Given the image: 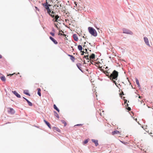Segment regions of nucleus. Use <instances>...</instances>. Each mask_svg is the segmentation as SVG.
<instances>
[{
  "label": "nucleus",
  "mask_w": 153,
  "mask_h": 153,
  "mask_svg": "<svg viewBox=\"0 0 153 153\" xmlns=\"http://www.w3.org/2000/svg\"><path fill=\"white\" fill-rule=\"evenodd\" d=\"M120 94L123 95H124L123 92V91H122V92L120 93Z\"/></svg>",
  "instance_id": "obj_37"
},
{
  "label": "nucleus",
  "mask_w": 153,
  "mask_h": 153,
  "mask_svg": "<svg viewBox=\"0 0 153 153\" xmlns=\"http://www.w3.org/2000/svg\"><path fill=\"white\" fill-rule=\"evenodd\" d=\"M127 106H128V103H127Z\"/></svg>",
  "instance_id": "obj_52"
},
{
  "label": "nucleus",
  "mask_w": 153,
  "mask_h": 153,
  "mask_svg": "<svg viewBox=\"0 0 153 153\" xmlns=\"http://www.w3.org/2000/svg\"><path fill=\"white\" fill-rule=\"evenodd\" d=\"M12 92L18 98H20L21 96L20 94H18L16 91H12Z\"/></svg>",
  "instance_id": "obj_6"
},
{
  "label": "nucleus",
  "mask_w": 153,
  "mask_h": 153,
  "mask_svg": "<svg viewBox=\"0 0 153 153\" xmlns=\"http://www.w3.org/2000/svg\"><path fill=\"white\" fill-rule=\"evenodd\" d=\"M73 37L74 39V40L76 41H78V38L77 36V35L74 34L73 35Z\"/></svg>",
  "instance_id": "obj_9"
},
{
  "label": "nucleus",
  "mask_w": 153,
  "mask_h": 153,
  "mask_svg": "<svg viewBox=\"0 0 153 153\" xmlns=\"http://www.w3.org/2000/svg\"><path fill=\"white\" fill-rule=\"evenodd\" d=\"M85 46V45H84V46H83V47H84Z\"/></svg>",
  "instance_id": "obj_56"
},
{
  "label": "nucleus",
  "mask_w": 153,
  "mask_h": 153,
  "mask_svg": "<svg viewBox=\"0 0 153 153\" xmlns=\"http://www.w3.org/2000/svg\"><path fill=\"white\" fill-rule=\"evenodd\" d=\"M49 38L54 43V44H57L58 42L53 38L50 36Z\"/></svg>",
  "instance_id": "obj_7"
},
{
  "label": "nucleus",
  "mask_w": 153,
  "mask_h": 153,
  "mask_svg": "<svg viewBox=\"0 0 153 153\" xmlns=\"http://www.w3.org/2000/svg\"><path fill=\"white\" fill-rule=\"evenodd\" d=\"M144 41L146 45L149 46H150V44L149 43V41L148 38L147 37H144Z\"/></svg>",
  "instance_id": "obj_5"
},
{
  "label": "nucleus",
  "mask_w": 153,
  "mask_h": 153,
  "mask_svg": "<svg viewBox=\"0 0 153 153\" xmlns=\"http://www.w3.org/2000/svg\"><path fill=\"white\" fill-rule=\"evenodd\" d=\"M50 34L53 36H54L55 34L54 33L51 32L50 33Z\"/></svg>",
  "instance_id": "obj_30"
},
{
  "label": "nucleus",
  "mask_w": 153,
  "mask_h": 153,
  "mask_svg": "<svg viewBox=\"0 0 153 153\" xmlns=\"http://www.w3.org/2000/svg\"><path fill=\"white\" fill-rule=\"evenodd\" d=\"M106 68H108V67H106Z\"/></svg>",
  "instance_id": "obj_54"
},
{
  "label": "nucleus",
  "mask_w": 153,
  "mask_h": 153,
  "mask_svg": "<svg viewBox=\"0 0 153 153\" xmlns=\"http://www.w3.org/2000/svg\"><path fill=\"white\" fill-rule=\"evenodd\" d=\"M47 13L49 15L51 14V10L49 9V10H47Z\"/></svg>",
  "instance_id": "obj_26"
},
{
  "label": "nucleus",
  "mask_w": 153,
  "mask_h": 153,
  "mask_svg": "<svg viewBox=\"0 0 153 153\" xmlns=\"http://www.w3.org/2000/svg\"><path fill=\"white\" fill-rule=\"evenodd\" d=\"M23 98L25 100V99H26V98H25V97H23Z\"/></svg>",
  "instance_id": "obj_49"
},
{
  "label": "nucleus",
  "mask_w": 153,
  "mask_h": 153,
  "mask_svg": "<svg viewBox=\"0 0 153 153\" xmlns=\"http://www.w3.org/2000/svg\"><path fill=\"white\" fill-rule=\"evenodd\" d=\"M107 76L111 80H112V81L117 86V83L116 82V81L113 80V79H114L116 80L117 79V77L118 76V72L114 70L110 75H108Z\"/></svg>",
  "instance_id": "obj_1"
},
{
  "label": "nucleus",
  "mask_w": 153,
  "mask_h": 153,
  "mask_svg": "<svg viewBox=\"0 0 153 153\" xmlns=\"http://www.w3.org/2000/svg\"><path fill=\"white\" fill-rule=\"evenodd\" d=\"M54 113L55 116H56L57 118H59V115L57 114V113L56 111H54Z\"/></svg>",
  "instance_id": "obj_23"
},
{
  "label": "nucleus",
  "mask_w": 153,
  "mask_h": 153,
  "mask_svg": "<svg viewBox=\"0 0 153 153\" xmlns=\"http://www.w3.org/2000/svg\"><path fill=\"white\" fill-rule=\"evenodd\" d=\"M91 141L92 142L94 143L95 144V145L96 146H97L99 144L98 143V140H97L92 139Z\"/></svg>",
  "instance_id": "obj_8"
},
{
  "label": "nucleus",
  "mask_w": 153,
  "mask_h": 153,
  "mask_svg": "<svg viewBox=\"0 0 153 153\" xmlns=\"http://www.w3.org/2000/svg\"><path fill=\"white\" fill-rule=\"evenodd\" d=\"M117 134H119L120 135L121 134H120V132L119 131H118L117 130L114 131L112 132V134L113 135H114Z\"/></svg>",
  "instance_id": "obj_10"
},
{
  "label": "nucleus",
  "mask_w": 153,
  "mask_h": 153,
  "mask_svg": "<svg viewBox=\"0 0 153 153\" xmlns=\"http://www.w3.org/2000/svg\"><path fill=\"white\" fill-rule=\"evenodd\" d=\"M10 112L12 114H14L15 113V111L12 108H10Z\"/></svg>",
  "instance_id": "obj_20"
},
{
  "label": "nucleus",
  "mask_w": 153,
  "mask_h": 153,
  "mask_svg": "<svg viewBox=\"0 0 153 153\" xmlns=\"http://www.w3.org/2000/svg\"><path fill=\"white\" fill-rule=\"evenodd\" d=\"M127 101V100H126L125 101V102H124L125 104L126 103Z\"/></svg>",
  "instance_id": "obj_46"
},
{
  "label": "nucleus",
  "mask_w": 153,
  "mask_h": 153,
  "mask_svg": "<svg viewBox=\"0 0 153 153\" xmlns=\"http://www.w3.org/2000/svg\"><path fill=\"white\" fill-rule=\"evenodd\" d=\"M85 53H88V51H87V49H85Z\"/></svg>",
  "instance_id": "obj_35"
},
{
  "label": "nucleus",
  "mask_w": 153,
  "mask_h": 153,
  "mask_svg": "<svg viewBox=\"0 0 153 153\" xmlns=\"http://www.w3.org/2000/svg\"><path fill=\"white\" fill-rule=\"evenodd\" d=\"M68 56L70 57V59L73 62H74L75 60L74 57L72 55L70 54H68Z\"/></svg>",
  "instance_id": "obj_13"
},
{
  "label": "nucleus",
  "mask_w": 153,
  "mask_h": 153,
  "mask_svg": "<svg viewBox=\"0 0 153 153\" xmlns=\"http://www.w3.org/2000/svg\"><path fill=\"white\" fill-rule=\"evenodd\" d=\"M123 33L132 35L133 33L130 30L126 28L123 29Z\"/></svg>",
  "instance_id": "obj_4"
},
{
  "label": "nucleus",
  "mask_w": 153,
  "mask_h": 153,
  "mask_svg": "<svg viewBox=\"0 0 153 153\" xmlns=\"http://www.w3.org/2000/svg\"><path fill=\"white\" fill-rule=\"evenodd\" d=\"M84 64H86V63L85 62V61H84Z\"/></svg>",
  "instance_id": "obj_48"
},
{
  "label": "nucleus",
  "mask_w": 153,
  "mask_h": 153,
  "mask_svg": "<svg viewBox=\"0 0 153 153\" xmlns=\"http://www.w3.org/2000/svg\"><path fill=\"white\" fill-rule=\"evenodd\" d=\"M137 119H136L135 120H136V121H137Z\"/></svg>",
  "instance_id": "obj_55"
},
{
  "label": "nucleus",
  "mask_w": 153,
  "mask_h": 153,
  "mask_svg": "<svg viewBox=\"0 0 153 153\" xmlns=\"http://www.w3.org/2000/svg\"><path fill=\"white\" fill-rule=\"evenodd\" d=\"M53 30L54 32H55V30H54L53 28Z\"/></svg>",
  "instance_id": "obj_47"
},
{
  "label": "nucleus",
  "mask_w": 153,
  "mask_h": 153,
  "mask_svg": "<svg viewBox=\"0 0 153 153\" xmlns=\"http://www.w3.org/2000/svg\"><path fill=\"white\" fill-rule=\"evenodd\" d=\"M90 59H94L95 58V55L94 53H92L90 56Z\"/></svg>",
  "instance_id": "obj_16"
},
{
  "label": "nucleus",
  "mask_w": 153,
  "mask_h": 153,
  "mask_svg": "<svg viewBox=\"0 0 153 153\" xmlns=\"http://www.w3.org/2000/svg\"><path fill=\"white\" fill-rule=\"evenodd\" d=\"M44 121L45 123L46 124V125L48 126V127L50 129L51 128V125L50 124V123L48 122L47 121H46L45 120H44Z\"/></svg>",
  "instance_id": "obj_11"
},
{
  "label": "nucleus",
  "mask_w": 153,
  "mask_h": 153,
  "mask_svg": "<svg viewBox=\"0 0 153 153\" xmlns=\"http://www.w3.org/2000/svg\"><path fill=\"white\" fill-rule=\"evenodd\" d=\"M127 109L128 111H130L131 110V108L130 107H128Z\"/></svg>",
  "instance_id": "obj_36"
},
{
  "label": "nucleus",
  "mask_w": 153,
  "mask_h": 153,
  "mask_svg": "<svg viewBox=\"0 0 153 153\" xmlns=\"http://www.w3.org/2000/svg\"><path fill=\"white\" fill-rule=\"evenodd\" d=\"M61 122L63 123L64 124V126H66L67 124L65 120H62Z\"/></svg>",
  "instance_id": "obj_24"
},
{
  "label": "nucleus",
  "mask_w": 153,
  "mask_h": 153,
  "mask_svg": "<svg viewBox=\"0 0 153 153\" xmlns=\"http://www.w3.org/2000/svg\"><path fill=\"white\" fill-rule=\"evenodd\" d=\"M25 100H26V101L27 102H28L29 101L28 100H27V99L26 98V99H25Z\"/></svg>",
  "instance_id": "obj_40"
},
{
  "label": "nucleus",
  "mask_w": 153,
  "mask_h": 153,
  "mask_svg": "<svg viewBox=\"0 0 153 153\" xmlns=\"http://www.w3.org/2000/svg\"><path fill=\"white\" fill-rule=\"evenodd\" d=\"M27 103L30 106H32L33 105L32 103L30 101L28 102Z\"/></svg>",
  "instance_id": "obj_27"
},
{
  "label": "nucleus",
  "mask_w": 153,
  "mask_h": 153,
  "mask_svg": "<svg viewBox=\"0 0 153 153\" xmlns=\"http://www.w3.org/2000/svg\"><path fill=\"white\" fill-rule=\"evenodd\" d=\"M74 4H75V5H76V7H77V4L76 2H74Z\"/></svg>",
  "instance_id": "obj_39"
},
{
  "label": "nucleus",
  "mask_w": 153,
  "mask_h": 153,
  "mask_svg": "<svg viewBox=\"0 0 153 153\" xmlns=\"http://www.w3.org/2000/svg\"><path fill=\"white\" fill-rule=\"evenodd\" d=\"M59 35H63V34L62 33H59Z\"/></svg>",
  "instance_id": "obj_41"
},
{
  "label": "nucleus",
  "mask_w": 153,
  "mask_h": 153,
  "mask_svg": "<svg viewBox=\"0 0 153 153\" xmlns=\"http://www.w3.org/2000/svg\"><path fill=\"white\" fill-rule=\"evenodd\" d=\"M88 142V140L87 139L84 141V143L85 144H86Z\"/></svg>",
  "instance_id": "obj_31"
},
{
  "label": "nucleus",
  "mask_w": 153,
  "mask_h": 153,
  "mask_svg": "<svg viewBox=\"0 0 153 153\" xmlns=\"http://www.w3.org/2000/svg\"><path fill=\"white\" fill-rule=\"evenodd\" d=\"M59 4H56L55 5V7H59Z\"/></svg>",
  "instance_id": "obj_32"
},
{
  "label": "nucleus",
  "mask_w": 153,
  "mask_h": 153,
  "mask_svg": "<svg viewBox=\"0 0 153 153\" xmlns=\"http://www.w3.org/2000/svg\"><path fill=\"white\" fill-rule=\"evenodd\" d=\"M141 97L140 96H139V98H140Z\"/></svg>",
  "instance_id": "obj_50"
},
{
  "label": "nucleus",
  "mask_w": 153,
  "mask_h": 153,
  "mask_svg": "<svg viewBox=\"0 0 153 153\" xmlns=\"http://www.w3.org/2000/svg\"><path fill=\"white\" fill-rule=\"evenodd\" d=\"M78 49L79 51H81V52H82L83 48L81 45H79L78 46Z\"/></svg>",
  "instance_id": "obj_14"
},
{
  "label": "nucleus",
  "mask_w": 153,
  "mask_h": 153,
  "mask_svg": "<svg viewBox=\"0 0 153 153\" xmlns=\"http://www.w3.org/2000/svg\"><path fill=\"white\" fill-rule=\"evenodd\" d=\"M59 18V16L58 15H56L55 18L53 19H55V22H58V20H58V19Z\"/></svg>",
  "instance_id": "obj_15"
},
{
  "label": "nucleus",
  "mask_w": 153,
  "mask_h": 153,
  "mask_svg": "<svg viewBox=\"0 0 153 153\" xmlns=\"http://www.w3.org/2000/svg\"><path fill=\"white\" fill-rule=\"evenodd\" d=\"M88 56H89V55L88 54L87 55L84 56L83 58H86V59H87L89 60V58L88 57Z\"/></svg>",
  "instance_id": "obj_25"
},
{
  "label": "nucleus",
  "mask_w": 153,
  "mask_h": 153,
  "mask_svg": "<svg viewBox=\"0 0 153 153\" xmlns=\"http://www.w3.org/2000/svg\"><path fill=\"white\" fill-rule=\"evenodd\" d=\"M85 43H86V42H84V45L85 44Z\"/></svg>",
  "instance_id": "obj_53"
},
{
  "label": "nucleus",
  "mask_w": 153,
  "mask_h": 153,
  "mask_svg": "<svg viewBox=\"0 0 153 153\" xmlns=\"http://www.w3.org/2000/svg\"><path fill=\"white\" fill-rule=\"evenodd\" d=\"M60 7H62V6H61V4H60Z\"/></svg>",
  "instance_id": "obj_51"
},
{
  "label": "nucleus",
  "mask_w": 153,
  "mask_h": 153,
  "mask_svg": "<svg viewBox=\"0 0 153 153\" xmlns=\"http://www.w3.org/2000/svg\"><path fill=\"white\" fill-rule=\"evenodd\" d=\"M56 0L57 1V0ZM59 2H60V1H57V4H59Z\"/></svg>",
  "instance_id": "obj_42"
},
{
  "label": "nucleus",
  "mask_w": 153,
  "mask_h": 153,
  "mask_svg": "<svg viewBox=\"0 0 153 153\" xmlns=\"http://www.w3.org/2000/svg\"><path fill=\"white\" fill-rule=\"evenodd\" d=\"M0 78L1 80L3 81H5L6 80L5 77L4 76H1Z\"/></svg>",
  "instance_id": "obj_22"
},
{
  "label": "nucleus",
  "mask_w": 153,
  "mask_h": 153,
  "mask_svg": "<svg viewBox=\"0 0 153 153\" xmlns=\"http://www.w3.org/2000/svg\"><path fill=\"white\" fill-rule=\"evenodd\" d=\"M120 141L122 143H123V144H125V143H124L123 141Z\"/></svg>",
  "instance_id": "obj_44"
},
{
  "label": "nucleus",
  "mask_w": 153,
  "mask_h": 153,
  "mask_svg": "<svg viewBox=\"0 0 153 153\" xmlns=\"http://www.w3.org/2000/svg\"><path fill=\"white\" fill-rule=\"evenodd\" d=\"M11 75H13V74H11Z\"/></svg>",
  "instance_id": "obj_57"
},
{
  "label": "nucleus",
  "mask_w": 153,
  "mask_h": 153,
  "mask_svg": "<svg viewBox=\"0 0 153 153\" xmlns=\"http://www.w3.org/2000/svg\"><path fill=\"white\" fill-rule=\"evenodd\" d=\"M53 108H54V109L55 110H56L58 112H59V109L57 107L56 105L54 104L53 105Z\"/></svg>",
  "instance_id": "obj_19"
},
{
  "label": "nucleus",
  "mask_w": 153,
  "mask_h": 153,
  "mask_svg": "<svg viewBox=\"0 0 153 153\" xmlns=\"http://www.w3.org/2000/svg\"><path fill=\"white\" fill-rule=\"evenodd\" d=\"M76 66L82 72H83L82 70L81 67V64L80 63H78L76 64Z\"/></svg>",
  "instance_id": "obj_12"
},
{
  "label": "nucleus",
  "mask_w": 153,
  "mask_h": 153,
  "mask_svg": "<svg viewBox=\"0 0 153 153\" xmlns=\"http://www.w3.org/2000/svg\"><path fill=\"white\" fill-rule=\"evenodd\" d=\"M54 128V129H55V130H56V131H60L59 129L58 128L55 127Z\"/></svg>",
  "instance_id": "obj_29"
},
{
  "label": "nucleus",
  "mask_w": 153,
  "mask_h": 153,
  "mask_svg": "<svg viewBox=\"0 0 153 153\" xmlns=\"http://www.w3.org/2000/svg\"><path fill=\"white\" fill-rule=\"evenodd\" d=\"M82 53H81V55H82H82H84V53H85V52L83 51H82Z\"/></svg>",
  "instance_id": "obj_33"
},
{
  "label": "nucleus",
  "mask_w": 153,
  "mask_h": 153,
  "mask_svg": "<svg viewBox=\"0 0 153 153\" xmlns=\"http://www.w3.org/2000/svg\"><path fill=\"white\" fill-rule=\"evenodd\" d=\"M88 30L92 36L96 37L97 36V33L96 30L92 27H89L88 28Z\"/></svg>",
  "instance_id": "obj_2"
},
{
  "label": "nucleus",
  "mask_w": 153,
  "mask_h": 153,
  "mask_svg": "<svg viewBox=\"0 0 153 153\" xmlns=\"http://www.w3.org/2000/svg\"><path fill=\"white\" fill-rule=\"evenodd\" d=\"M51 13L52 14H55V15L56 14L55 13V12H54L53 11H52Z\"/></svg>",
  "instance_id": "obj_38"
},
{
  "label": "nucleus",
  "mask_w": 153,
  "mask_h": 153,
  "mask_svg": "<svg viewBox=\"0 0 153 153\" xmlns=\"http://www.w3.org/2000/svg\"><path fill=\"white\" fill-rule=\"evenodd\" d=\"M35 8H36V9L37 10H39V9L37 7H35Z\"/></svg>",
  "instance_id": "obj_43"
},
{
  "label": "nucleus",
  "mask_w": 153,
  "mask_h": 153,
  "mask_svg": "<svg viewBox=\"0 0 153 153\" xmlns=\"http://www.w3.org/2000/svg\"><path fill=\"white\" fill-rule=\"evenodd\" d=\"M2 58V56L0 54V58L1 59Z\"/></svg>",
  "instance_id": "obj_45"
},
{
  "label": "nucleus",
  "mask_w": 153,
  "mask_h": 153,
  "mask_svg": "<svg viewBox=\"0 0 153 153\" xmlns=\"http://www.w3.org/2000/svg\"><path fill=\"white\" fill-rule=\"evenodd\" d=\"M135 80H136V83L137 85H138V87H140V83H139V81L138 80V79H137L136 78Z\"/></svg>",
  "instance_id": "obj_17"
},
{
  "label": "nucleus",
  "mask_w": 153,
  "mask_h": 153,
  "mask_svg": "<svg viewBox=\"0 0 153 153\" xmlns=\"http://www.w3.org/2000/svg\"><path fill=\"white\" fill-rule=\"evenodd\" d=\"M24 93L25 94L29 96H30V94L28 92V91L27 90H25L24 91Z\"/></svg>",
  "instance_id": "obj_21"
},
{
  "label": "nucleus",
  "mask_w": 153,
  "mask_h": 153,
  "mask_svg": "<svg viewBox=\"0 0 153 153\" xmlns=\"http://www.w3.org/2000/svg\"><path fill=\"white\" fill-rule=\"evenodd\" d=\"M82 124H77L76 126H82Z\"/></svg>",
  "instance_id": "obj_34"
},
{
  "label": "nucleus",
  "mask_w": 153,
  "mask_h": 153,
  "mask_svg": "<svg viewBox=\"0 0 153 153\" xmlns=\"http://www.w3.org/2000/svg\"><path fill=\"white\" fill-rule=\"evenodd\" d=\"M42 5L45 7L46 10H49L50 9L49 7L51 6L50 4H48L47 0H46V2L42 4Z\"/></svg>",
  "instance_id": "obj_3"
},
{
  "label": "nucleus",
  "mask_w": 153,
  "mask_h": 153,
  "mask_svg": "<svg viewBox=\"0 0 153 153\" xmlns=\"http://www.w3.org/2000/svg\"><path fill=\"white\" fill-rule=\"evenodd\" d=\"M37 90H38L37 94L39 96H41V90L40 88H38L37 89Z\"/></svg>",
  "instance_id": "obj_18"
},
{
  "label": "nucleus",
  "mask_w": 153,
  "mask_h": 153,
  "mask_svg": "<svg viewBox=\"0 0 153 153\" xmlns=\"http://www.w3.org/2000/svg\"><path fill=\"white\" fill-rule=\"evenodd\" d=\"M50 16H51L52 18H54L55 17V16H56L55 14H51L50 15Z\"/></svg>",
  "instance_id": "obj_28"
},
{
  "label": "nucleus",
  "mask_w": 153,
  "mask_h": 153,
  "mask_svg": "<svg viewBox=\"0 0 153 153\" xmlns=\"http://www.w3.org/2000/svg\"><path fill=\"white\" fill-rule=\"evenodd\" d=\"M75 45H76V44H75Z\"/></svg>",
  "instance_id": "obj_58"
}]
</instances>
